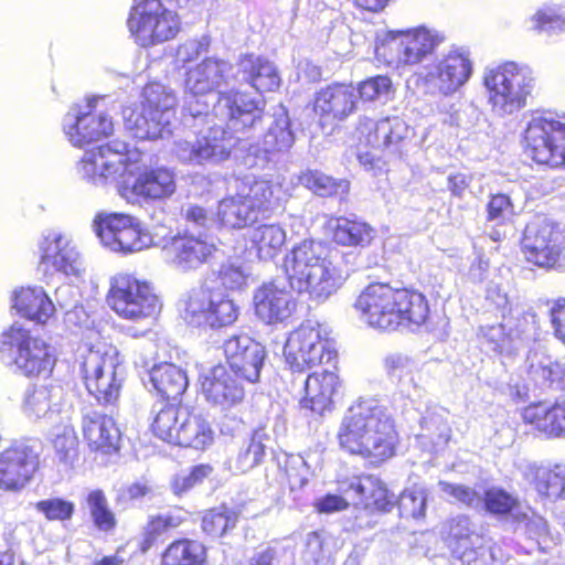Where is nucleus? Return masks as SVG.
Segmentation results:
<instances>
[{
    "label": "nucleus",
    "mask_w": 565,
    "mask_h": 565,
    "mask_svg": "<svg viewBox=\"0 0 565 565\" xmlns=\"http://www.w3.org/2000/svg\"><path fill=\"white\" fill-rule=\"evenodd\" d=\"M103 99V97L88 98L84 106L74 105L65 115L63 130L73 146L83 147L113 134L111 118L106 114L95 113L98 102Z\"/></svg>",
    "instance_id": "obj_20"
},
{
    "label": "nucleus",
    "mask_w": 565,
    "mask_h": 565,
    "mask_svg": "<svg viewBox=\"0 0 565 565\" xmlns=\"http://www.w3.org/2000/svg\"><path fill=\"white\" fill-rule=\"evenodd\" d=\"M149 379L153 388L166 398L175 399L188 387L185 372L181 367L168 362L154 365L149 371Z\"/></svg>",
    "instance_id": "obj_40"
},
{
    "label": "nucleus",
    "mask_w": 565,
    "mask_h": 565,
    "mask_svg": "<svg viewBox=\"0 0 565 565\" xmlns=\"http://www.w3.org/2000/svg\"><path fill=\"white\" fill-rule=\"evenodd\" d=\"M338 439L350 454L379 463L394 456L397 434L384 406L375 399H360L344 415Z\"/></svg>",
    "instance_id": "obj_3"
},
{
    "label": "nucleus",
    "mask_w": 565,
    "mask_h": 565,
    "mask_svg": "<svg viewBox=\"0 0 565 565\" xmlns=\"http://www.w3.org/2000/svg\"><path fill=\"white\" fill-rule=\"evenodd\" d=\"M532 30L548 35L565 32V3L550 1L540 6L531 15Z\"/></svg>",
    "instance_id": "obj_45"
},
{
    "label": "nucleus",
    "mask_w": 565,
    "mask_h": 565,
    "mask_svg": "<svg viewBox=\"0 0 565 565\" xmlns=\"http://www.w3.org/2000/svg\"><path fill=\"white\" fill-rule=\"evenodd\" d=\"M252 248L262 260L275 258L286 243V232L279 224H263L248 231Z\"/></svg>",
    "instance_id": "obj_42"
},
{
    "label": "nucleus",
    "mask_w": 565,
    "mask_h": 565,
    "mask_svg": "<svg viewBox=\"0 0 565 565\" xmlns=\"http://www.w3.org/2000/svg\"><path fill=\"white\" fill-rule=\"evenodd\" d=\"M232 65L220 58L207 57L188 68L184 75V93L186 95L182 108L183 121L191 125V119H200L207 115L209 105L201 100L207 94L218 90L228 84Z\"/></svg>",
    "instance_id": "obj_15"
},
{
    "label": "nucleus",
    "mask_w": 565,
    "mask_h": 565,
    "mask_svg": "<svg viewBox=\"0 0 565 565\" xmlns=\"http://www.w3.org/2000/svg\"><path fill=\"white\" fill-rule=\"evenodd\" d=\"M527 371L542 385L561 384L565 388V365L553 360L543 349L531 350L526 358Z\"/></svg>",
    "instance_id": "obj_41"
},
{
    "label": "nucleus",
    "mask_w": 565,
    "mask_h": 565,
    "mask_svg": "<svg viewBox=\"0 0 565 565\" xmlns=\"http://www.w3.org/2000/svg\"><path fill=\"white\" fill-rule=\"evenodd\" d=\"M480 510L495 515L504 516L508 514L513 515L518 524H524L525 530L530 534L537 536L546 533V522L534 514L530 515L527 512L520 510V502L518 497L508 492L500 487H490L481 495Z\"/></svg>",
    "instance_id": "obj_25"
},
{
    "label": "nucleus",
    "mask_w": 565,
    "mask_h": 565,
    "mask_svg": "<svg viewBox=\"0 0 565 565\" xmlns=\"http://www.w3.org/2000/svg\"><path fill=\"white\" fill-rule=\"evenodd\" d=\"M327 228L338 245L347 247H366L376 236V230L358 217L331 216Z\"/></svg>",
    "instance_id": "obj_32"
},
{
    "label": "nucleus",
    "mask_w": 565,
    "mask_h": 565,
    "mask_svg": "<svg viewBox=\"0 0 565 565\" xmlns=\"http://www.w3.org/2000/svg\"><path fill=\"white\" fill-rule=\"evenodd\" d=\"M243 81L249 83L258 92H273L280 85V76L275 65L266 58L249 54L238 62Z\"/></svg>",
    "instance_id": "obj_36"
},
{
    "label": "nucleus",
    "mask_w": 565,
    "mask_h": 565,
    "mask_svg": "<svg viewBox=\"0 0 565 565\" xmlns=\"http://www.w3.org/2000/svg\"><path fill=\"white\" fill-rule=\"evenodd\" d=\"M186 407L168 404L156 412L152 422L153 434L163 441L175 444L179 426L186 416Z\"/></svg>",
    "instance_id": "obj_47"
},
{
    "label": "nucleus",
    "mask_w": 565,
    "mask_h": 565,
    "mask_svg": "<svg viewBox=\"0 0 565 565\" xmlns=\"http://www.w3.org/2000/svg\"><path fill=\"white\" fill-rule=\"evenodd\" d=\"M38 465L36 441H14L0 454V487L6 490L23 488L36 470Z\"/></svg>",
    "instance_id": "obj_21"
},
{
    "label": "nucleus",
    "mask_w": 565,
    "mask_h": 565,
    "mask_svg": "<svg viewBox=\"0 0 565 565\" xmlns=\"http://www.w3.org/2000/svg\"><path fill=\"white\" fill-rule=\"evenodd\" d=\"M19 313L29 320L44 323L54 313L55 306L42 287L22 288L14 295V305Z\"/></svg>",
    "instance_id": "obj_38"
},
{
    "label": "nucleus",
    "mask_w": 565,
    "mask_h": 565,
    "mask_svg": "<svg viewBox=\"0 0 565 565\" xmlns=\"http://www.w3.org/2000/svg\"><path fill=\"white\" fill-rule=\"evenodd\" d=\"M513 214V204L508 195L501 193L491 195L487 204L488 222L500 226L510 221Z\"/></svg>",
    "instance_id": "obj_62"
},
{
    "label": "nucleus",
    "mask_w": 565,
    "mask_h": 565,
    "mask_svg": "<svg viewBox=\"0 0 565 565\" xmlns=\"http://www.w3.org/2000/svg\"><path fill=\"white\" fill-rule=\"evenodd\" d=\"M365 322L380 330H396L401 326H420L429 309L425 297L408 289H394L386 284L367 286L355 301Z\"/></svg>",
    "instance_id": "obj_4"
},
{
    "label": "nucleus",
    "mask_w": 565,
    "mask_h": 565,
    "mask_svg": "<svg viewBox=\"0 0 565 565\" xmlns=\"http://www.w3.org/2000/svg\"><path fill=\"white\" fill-rule=\"evenodd\" d=\"M445 42V35L426 26H417L385 34L376 53L386 64L396 68L417 66L431 56Z\"/></svg>",
    "instance_id": "obj_8"
},
{
    "label": "nucleus",
    "mask_w": 565,
    "mask_h": 565,
    "mask_svg": "<svg viewBox=\"0 0 565 565\" xmlns=\"http://www.w3.org/2000/svg\"><path fill=\"white\" fill-rule=\"evenodd\" d=\"M339 490L356 504L379 511H391L396 497L390 492L381 479L374 476L352 477L339 482Z\"/></svg>",
    "instance_id": "obj_26"
},
{
    "label": "nucleus",
    "mask_w": 565,
    "mask_h": 565,
    "mask_svg": "<svg viewBox=\"0 0 565 565\" xmlns=\"http://www.w3.org/2000/svg\"><path fill=\"white\" fill-rule=\"evenodd\" d=\"M236 515L227 510H210L202 519V530L210 536L220 537L236 525Z\"/></svg>",
    "instance_id": "obj_59"
},
{
    "label": "nucleus",
    "mask_w": 565,
    "mask_h": 565,
    "mask_svg": "<svg viewBox=\"0 0 565 565\" xmlns=\"http://www.w3.org/2000/svg\"><path fill=\"white\" fill-rule=\"evenodd\" d=\"M423 436L431 440L435 446H444L450 439V427L441 414L427 413L420 420Z\"/></svg>",
    "instance_id": "obj_58"
},
{
    "label": "nucleus",
    "mask_w": 565,
    "mask_h": 565,
    "mask_svg": "<svg viewBox=\"0 0 565 565\" xmlns=\"http://www.w3.org/2000/svg\"><path fill=\"white\" fill-rule=\"evenodd\" d=\"M217 218L230 228H243L257 221L258 216L237 188L234 195H227L218 202Z\"/></svg>",
    "instance_id": "obj_39"
},
{
    "label": "nucleus",
    "mask_w": 565,
    "mask_h": 565,
    "mask_svg": "<svg viewBox=\"0 0 565 565\" xmlns=\"http://www.w3.org/2000/svg\"><path fill=\"white\" fill-rule=\"evenodd\" d=\"M523 253L527 262L540 267H564V234L559 226L545 216H536L524 232Z\"/></svg>",
    "instance_id": "obj_18"
},
{
    "label": "nucleus",
    "mask_w": 565,
    "mask_h": 565,
    "mask_svg": "<svg viewBox=\"0 0 565 565\" xmlns=\"http://www.w3.org/2000/svg\"><path fill=\"white\" fill-rule=\"evenodd\" d=\"M482 83L493 114L507 117L526 106L535 89L536 77L526 64L504 62L487 66L482 73Z\"/></svg>",
    "instance_id": "obj_5"
},
{
    "label": "nucleus",
    "mask_w": 565,
    "mask_h": 565,
    "mask_svg": "<svg viewBox=\"0 0 565 565\" xmlns=\"http://www.w3.org/2000/svg\"><path fill=\"white\" fill-rule=\"evenodd\" d=\"M82 429L90 449L110 454L119 448L120 430L111 417L88 409L83 413Z\"/></svg>",
    "instance_id": "obj_29"
},
{
    "label": "nucleus",
    "mask_w": 565,
    "mask_h": 565,
    "mask_svg": "<svg viewBox=\"0 0 565 565\" xmlns=\"http://www.w3.org/2000/svg\"><path fill=\"white\" fill-rule=\"evenodd\" d=\"M186 518L188 512L181 509L151 516L145 527L142 551H147L163 533L180 526Z\"/></svg>",
    "instance_id": "obj_49"
},
{
    "label": "nucleus",
    "mask_w": 565,
    "mask_h": 565,
    "mask_svg": "<svg viewBox=\"0 0 565 565\" xmlns=\"http://www.w3.org/2000/svg\"><path fill=\"white\" fill-rule=\"evenodd\" d=\"M339 387L340 382L335 373L330 371L311 373L306 380L305 397L300 401L301 407L322 414L330 409Z\"/></svg>",
    "instance_id": "obj_30"
},
{
    "label": "nucleus",
    "mask_w": 565,
    "mask_h": 565,
    "mask_svg": "<svg viewBox=\"0 0 565 565\" xmlns=\"http://www.w3.org/2000/svg\"><path fill=\"white\" fill-rule=\"evenodd\" d=\"M295 142L294 134L290 129V119L285 110L280 107L274 114V121L264 137V152L275 153L287 151Z\"/></svg>",
    "instance_id": "obj_46"
},
{
    "label": "nucleus",
    "mask_w": 565,
    "mask_h": 565,
    "mask_svg": "<svg viewBox=\"0 0 565 565\" xmlns=\"http://www.w3.org/2000/svg\"><path fill=\"white\" fill-rule=\"evenodd\" d=\"M160 233V244L164 260L168 265L181 273L198 269L207 263L217 252V246L206 235H193L184 232L167 237L168 230Z\"/></svg>",
    "instance_id": "obj_19"
},
{
    "label": "nucleus",
    "mask_w": 565,
    "mask_h": 565,
    "mask_svg": "<svg viewBox=\"0 0 565 565\" xmlns=\"http://www.w3.org/2000/svg\"><path fill=\"white\" fill-rule=\"evenodd\" d=\"M246 196L247 202L254 212L259 215L262 212H269L280 205L284 199L281 182L277 180L245 178L237 186Z\"/></svg>",
    "instance_id": "obj_33"
},
{
    "label": "nucleus",
    "mask_w": 565,
    "mask_h": 565,
    "mask_svg": "<svg viewBox=\"0 0 565 565\" xmlns=\"http://www.w3.org/2000/svg\"><path fill=\"white\" fill-rule=\"evenodd\" d=\"M523 420L551 438L565 437V404L543 403L529 405L523 409Z\"/></svg>",
    "instance_id": "obj_34"
},
{
    "label": "nucleus",
    "mask_w": 565,
    "mask_h": 565,
    "mask_svg": "<svg viewBox=\"0 0 565 565\" xmlns=\"http://www.w3.org/2000/svg\"><path fill=\"white\" fill-rule=\"evenodd\" d=\"M213 441V430L209 422L200 414L186 411V416L179 426V433L174 445L204 449Z\"/></svg>",
    "instance_id": "obj_43"
},
{
    "label": "nucleus",
    "mask_w": 565,
    "mask_h": 565,
    "mask_svg": "<svg viewBox=\"0 0 565 565\" xmlns=\"http://www.w3.org/2000/svg\"><path fill=\"white\" fill-rule=\"evenodd\" d=\"M177 189L175 174L172 170L158 167L139 173L134 181L130 192L137 198L164 200Z\"/></svg>",
    "instance_id": "obj_31"
},
{
    "label": "nucleus",
    "mask_w": 565,
    "mask_h": 565,
    "mask_svg": "<svg viewBox=\"0 0 565 565\" xmlns=\"http://www.w3.org/2000/svg\"><path fill=\"white\" fill-rule=\"evenodd\" d=\"M140 109L125 108L124 122L135 138L164 139L172 135L177 97L172 89L160 83L143 88Z\"/></svg>",
    "instance_id": "obj_6"
},
{
    "label": "nucleus",
    "mask_w": 565,
    "mask_h": 565,
    "mask_svg": "<svg viewBox=\"0 0 565 565\" xmlns=\"http://www.w3.org/2000/svg\"><path fill=\"white\" fill-rule=\"evenodd\" d=\"M41 264L46 268L65 276H78L82 271V258L72 244L71 239L63 233L50 230L45 232L39 242Z\"/></svg>",
    "instance_id": "obj_24"
},
{
    "label": "nucleus",
    "mask_w": 565,
    "mask_h": 565,
    "mask_svg": "<svg viewBox=\"0 0 565 565\" xmlns=\"http://www.w3.org/2000/svg\"><path fill=\"white\" fill-rule=\"evenodd\" d=\"M299 183L320 196H339L349 192L350 184L344 179L335 180L318 170H308L299 175Z\"/></svg>",
    "instance_id": "obj_48"
},
{
    "label": "nucleus",
    "mask_w": 565,
    "mask_h": 565,
    "mask_svg": "<svg viewBox=\"0 0 565 565\" xmlns=\"http://www.w3.org/2000/svg\"><path fill=\"white\" fill-rule=\"evenodd\" d=\"M201 388L206 402L221 411L235 407L245 397L242 379L231 372L225 364L206 370L201 376Z\"/></svg>",
    "instance_id": "obj_22"
},
{
    "label": "nucleus",
    "mask_w": 565,
    "mask_h": 565,
    "mask_svg": "<svg viewBox=\"0 0 565 565\" xmlns=\"http://www.w3.org/2000/svg\"><path fill=\"white\" fill-rule=\"evenodd\" d=\"M286 363L292 372H306L313 366L330 362L335 356L328 327L308 320L290 332L285 348Z\"/></svg>",
    "instance_id": "obj_12"
},
{
    "label": "nucleus",
    "mask_w": 565,
    "mask_h": 565,
    "mask_svg": "<svg viewBox=\"0 0 565 565\" xmlns=\"http://www.w3.org/2000/svg\"><path fill=\"white\" fill-rule=\"evenodd\" d=\"M473 74V61L466 46H451L425 64L417 73V81L425 94L450 97L458 93Z\"/></svg>",
    "instance_id": "obj_7"
},
{
    "label": "nucleus",
    "mask_w": 565,
    "mask_h": 565,
    "mask_svg": "<svg viewBox=\"0 0 565 565\" xmlns=\"http://www.w3.org/2000/svg\"><path fill=\"white\" fill-rule=\"evenodd\" d=\"M479 337L484 339L492 351L499 353L509 351L510 337L505 332V328L502 323L481 326L479 329Z\"/></svg>",
    "instance_id": "obj_64"
},
{
    "label": "nucleus",
    "mask_w": 565,
    "mask_h": 565,
    "mask_svg": "<svg viewBox=\"0 0 565 565\" xmlns=\"http://www.w3.org/2000/svg\"><path fill=\"white\" fill-rule=\"evenodd\" d=\"M87 505L95 525L100 531L107 532L115 527L116 519L108 508L107 499L103 491H92L87 497Z\"/></svg>",
    "instance_id": "obj_56"
},
{
    "label": "nucleus",
    "mask_w": 565,
    "mask_h": 565,
    "mask_svg": "<svg viewBox=\"0 0 565 565\" xmlns=\"http://www.w3.org/2000/svg\"><path fill=\"white\" fill-rule=\"evenodd\" d=\"M355 89L358 99L361 98L364 102H386L393 93V84L390 77L377 75L359 83Z\"/></svg>",
    "instance_id": "obj_55"
},
{
    "label": "nucleus",
    "mask_w": 565,
    "mask_h": 565,
    "mask_svg": "<svg viewBox=\"0 0 565 565\" xmlns=\"http://www.w3.org/2000/svg\"><path fill=\"white\" fill-rule=\"evenodd\" d=\"M118 350L107 343H98L82 355L81 373L85 386L99 403L117 401L121 387Z\"/></svg>",
    "instance_id": "obj_13"
},
{
    "label": "nucleus",
    "mask_w": 565,
    "mask_h": 565,
    "mask_svg": "<svg viewBox=\"0 0 565 565\" xmlns=\"http://www.w3.org/2000/svg\"><path fill=\"white\" fill-rule=\"evenodd\" d=\"M24 413L30 419H43L49 425H55L60 419L63 422L72 419L73 411L62 386L42 385L28 393Z\"/></svg>",
    "instance_id": "obj_23"
},
{
    "label": "nucleus",
    "mask_w": 565,
    "mask_h": 565,
    "mask_svg": "<svg viewBox=\"0 0 565 565\" xmlns=\"http://www.w3.org/2000/svg\"><path fill=\"white\" fill-rule=\"evenodd\" d=\"M383 366L385 374L396 384L401 393L408 397L419 393L416 381L418 365L411 356L401 352L390 353L385 356Z\"/></svg>",
    "instance_id": "obj_37"
},
{
    "label": "nucleus",
    "mask_w": 565,
    "mask_h": 565,
    "mask_svg": "<svg viewBox=\"0 0 565 565\" xmlns=\"http://www.w3.org/2000/svg\"><path fill=\"white\" fill-rule=\"evenodd\" d=\"M515 467L533 484L540 497L550 501L565 500V463L540 467L534 462L520 460Z\"/></svg>",
    "instance_id": "obj_27"
},
{
    "label": "nucleus",
    "mask_w": 565,
    "mask_h": 565,
    "mask_svg": "<svg viewBox=\"0 0 565 565\" xmlns=\"http://www.w3.org/2000/svg\"><path fill=\"white\" fill-rule=\"evenodd\" d=\"M264 438V433L255 431L250 439L243 444L232 463L235 472L245 473L263 461L266 448Z\"/></svg>",
    "instance_id": "obj_50"
},
{
    "label": "nucleus",
    "mask_w": 565,
    "mask_h": 565,
    "mask_svg": "<svg viewBox=\"0 0 565 565\" xmlns=\"http://www.w3.org/2000/svg\"><path fill=\"white\" fill-rule=\"evenodd\" d=\"M438 487L451 502L462 503L473 509H479L482 503L481 494L467 486L439 481Z\"/></svg>",
    "instance_id": "obj_61"
},
{
    "label": "nucleus",
    "mask_w": 565,
    "mask_h": 565,
    "mask_svg": "<svg viewBox=\"0 0 565 565\" xmlns=\"http://www.w3.org/2000/svg\"><path fill=\"white\" fill-rule=\"evenodd\" d=\"M427 491L424 487L414 484L405 489L396 501L403 518L423 519L426 514Z\"/></svg>",
    "instance_id": "obj_51"
},
{
    "label": "nucleus",
    "mask_w": 565,
    "mask_h": 565,
    "mask_svg": "<svg viewBox=\"0 0 565 565\" xmlns=\"http://www.w3.org/2000/svg\"><path fill=\"white\" fill-rule=\"evenodd\" d=\"M239 315V308L228 296L216 292L211 318V329H218L234 323Z\"/></svg>",
    "instance_id": "obj_57"
},
{
    "label": "nucleus",
    "mask_w": 565,
    "mask_h": 565,
    "mask_svg": "<svg viewBox=\"0 0 565 565\" xmlns=\"http://www.w3.org/2000/svg\"><path fill=\"white\" fill-rule=\"evenodd\" d=\"M358 95L352 85L334 84L320 89L313 109L324 119L344 120L356 110Z\"/></svg>",
    "instance_id": "obj_28"
},
{
    "label": "nucleus",
    "mask_w": 565,
    "mask_h": 565,
    "mask_svg": "<svg viewBox=\"0 0 565 565\" xmlns=\"http://www.w3.org/2000/svg\"><path fill=\"white\" fill-rule=\"evenodd\" d=\"M265 356L266 352L264 347L260 343L255 342L245 352V355L242 358V363H239V366H227V369L242 380H245L249 383H255L259 379Z\"/></svg>",
    "instance_id": "obj_53"
},
{
    "label": "nucleus",
    "mask_w": 565,
    "mask_h": 565,
    "mask_svg": "<svg viewBox=\"0 0 565 565\" xmlns=\"http://www.w3.org/2000/svg\"><path fill=\"white\" fill-rule=\"evenodd\" d=\"M53 431V447L61 461L67 462L76 455L77 436L71 419L67 422L58 420L57 424L52 425Z\"/></svg>",
    "instance_id": "obj_52"
},
{
    "label": "nucleus",
    "mask_w": 565,
    "mask_h": 565,
    "mask_svg": "<svg viewBox=\"0 0 565 565\" xmlns=\"http://www.w3.org/2000/svg\"><path fill=\"white\" fill-rule=\"evenodd\" d=\"M138 154L127 150L125 143L100 146L85 151L77 163V173L87 182L105 185L137 169Z\"/></svg>",
    "instance_id": "obj_17"
},
{
    "label": "nucleus",
    "mask_w": 565,
    "mask_h": 565,
    "mask_svg": "<svg viewBox=\"0 0 565 565\" xmlns=\"http://www.w3.org/2000/svg\"><path fill=\"white\" fill-rule=\"evenodd\" d=\"M206 547L196 540L180 539L170 543L161 555V565H204Z\"/></svg>",
    "instance_id": "obj_44"
},
{
    "label": "nucleus",
    "mask_w": 565,
    "mask_h": 565,
    "mask_svg": "<svg viewBox=\"0 0 565 565\" xmlns=\"http://www.w3.org/2000/svg\"><path fill=\"white\" fill-rule=\"evenodd\" d=\"M287 282L274 279L255 289V315L267 324L284 322L296 310L291 289L307 292L311 300L324 302L343 285L345 277L328 258V248L321 242L306 239L285 256Z\"/></svg>",
    "instance_id": "obj_1"
},
{
    "label": "nucleus",
    "mask_w": 565,
    "mask_h": 565,
    "mask_svg": "<svg viewBox=\"0 0 565 565\" xmlns=\"http://www.w3.org/2000/svg\"><path fill=\"white\" fill-rule=\"evenodd\" d=\"M215 291L203 288L192 289L179 301V311L183 321L195 328L211 329V313L214 307Z\"/></svg>",
    "instance_id": "obj_35"
},
{
    "label": "nucleus",
    "mask_w": 565,
    "mask_h": 565,
    "mask_svg": "<svg viewBox=\"0 0 565 565\" xmlns=\"http://www.w3.org/2000/svg\"><path fill=\"white\" fill-rule=\"evenodd\" d=\"M106 301L118 317L135 322L153 319L160 311L150 284L130 274H118L110 279Z\"/></svg>",
    "instance_id": "obj_14"
},
{
    "label": "nucleus",
    "mask_w": 565,
    "mask_h": 565,
    "mask_svg": "<svg viewBox=\"0 0 565 565\" xmlns=\"http://www.w3.org/2000/svg\"><path fill=\"white\" fill-rule=\"evenodd\" d=\"M256 341H254L246 334L234 335L228 338L223 344V350L227 363L226 365H228V367L239 366V363H242V358L245 355V352Z\"/></svg>",
    "instance_id": "obj_63"
},
{
    "label": "nucleus",
    "mask_w": 565,
    "mask_h": 565,
    "mask_svg": "<svg viewBox=\"0 0 565 565\" xmlns=\"http://www.w3.org/2000/svg\"><path fill=\"white\" fill-rule=\"evenodd\" d=\"M0 356L4 363L14 364L25 376H46L55 364L46 343L32 338L19 323H13L1 333Z\"/></svg>",
    "instance_id": "obj_9"
},
{
    "label": "nucleus",
    "mask_w": 565,
    "mask_h": 565,
    "mask_svg": "<svg viewBox=\"0 0 565 565\" xmlns=\"http://www.w3.org/2000/svg\"><path fill=\"white\" fill-rule=\"evenodd\" d=\"M391 126L384 124L383 118L375 121L367 117H361L359 120V140L366 147L375 150H387L386 140L383 138L385 132H391Z\"/></svg>",
    "instance_id": "obj_54"
},
{
    "label": "nucleus",
    "mask_w": 565,
    "mask_h": 565,
    "mask_svg": "<svg viewBox=\"0 0 565 565\" xmlns=\"http://www.w3.org/2000/svg\"><path fill=\"white\" fill-rule=\"evenodd\" d=\"M93 226L106 248L121 254L158 247L160 232L166 230V227H158L150 231L135 217L121 213L99 215Z\"/></svg>",
    "instance_id": "obj_11"
},
{
    "label": "nucleus",
    "mask_w": 565,
    "mask_h": 565,
    "mask_svg": "<svg viewBox=\"0 0 565 565\" xmlns=\"http://www.w3.org/2000/svg\"><path fill=\"white\" fill-rule=\"evenodd\" d=\"M128 26L136 42L148 47L174 39L180 31V18L160 0H138Z\"/></svg>",
    "instance_id": "obj_16"
},
{
    "label": "nucleus",
    "mask_w": 565,
    "mask_h": 565,
    "mask_svg": "<svg viewBox=\"0 0 565 565\" xmlns=\"http://www.w3.org/2000/svg\"><path fill=\"white\" fill-rule=\"evenodd\" d=\"M35 510L49 521H66L74 513L75 507L71 501L61 498H50L35 503Z\"/></svg>",
    "instance_id": "obj_60"
},
{
    "label": "nucleus",
    "mask_w": 565,
    "mask_h": 565,
    "mask_svg": "<svg viewBox=\"0 0 565 565\" xmlns=\"http://www.w3.org/2000/svg\"><path fill=\"white\" fill-rule=\"evenodd\" d=\"M524 141L537 163L552 168L565 164V114L533 113L524 130Z\"/></svg>",
    "instance_id": "obj_10"
},
{
    "label": "nucleus",
    "mask_w": 565,
    "mask_h": 565,
    "mask_svg": "<svg viewBox=\"0 0 565 565\" xmlns=\"http://www.w3.org/2000/svg\"><path fill=\"white\" fill-rule=\"evenodd\" d=\"M214 116L224 121L200 131L194 140H179L174 153L182 162L218 164L227 160L238 137L262 120L260 102L238 92L220 93L213 107Z\"/></svg>",
    "instance_id": "obj_2"
}]
</instances>
